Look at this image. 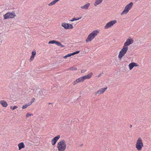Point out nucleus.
Segmentation results:
<instances>
[{"mask_svg": "<svg viewBox=\"0 0 151 151\" xmlns=\"http://www.w3.org/2000/svg\"><path fill=\"white\" fill-rule=\"evenodd\" d=\"M99 31L97 30H95L90 33L88 36L86 40V42H88L92 40L96 36Z\"/></svg>", "mask_w": 151, "mask_h": 151, "instance_id": "nucleus-1", "label": "nucleus"}, {"mask_svg": "<svg viewBox=\"0 0 151 151\" xmlns=\"http://www.w3.org/2000/svg\"><path fill=\"white\" fill-rule=\"evenodd\" d=\"M57 147L58 151H64L66 148V144L64 140H62L58 143Z\"/></svg>", "mask_w": 151, "mask_h": 151, "instance_id": "nucleus-2", "label": "nucleus"}, {"mask_svg": "<svg viewBox=\"0 0 151 151\" xmlns=\"http://www.w3.org/2000/svg\"><path fill=\"white\" fill-rule=\"evenodd\" d=\"M135 146L138 151H140L142 150L144 145L141 138L139 137L137 140Z\"/></svg>", "mask_w": 151, "mask_h": 151, "instance_id": "nucleus-3", "label": "nucleus"}, {"mask_svg": "<svg viewBox=\"0 0 151 151\" xmlns=\"http://www.w3.org/2000/svg\"><path fill=\"white\" fill-rule=\"evenodd\" d=\"M128 49V47H127L123 46L122 48L119 52L118 55V58L119 60H121L122 57L124 56L125 54L126 53Z\"/></svg>", "mask_w": 151, "mask_h": 151, "instance_id": "nucleus-4", "label": "nucleus"}, {"mask_svg": "<svg viewBox=\"0 0 151 151\" xmlns=\"http://www.w3.org/2000/svg\"><path fill=\"white\" fill-rule=\"evenodd\" d=\"M133 5V3L132 2H130L129 4L126 5L123 11L121 13V15L124 14H127L130 9L131 8Z\"/></svg>", "mask_w": 151, "mask_h": 151, "instance_id": "nucleus-5", "label": "nucleus"}, {"mask_svg": "<svg viewBox=\"0 0 151 151\" xmlns=\"http://www.w3.org/2000/svg\"><path fill=\"white\" fill-rule=\"evenodd\" d=\"M16 16L15 12L13 11L12 12H8L4 15V19L13 18Z\"/></svg>", "mask_w": 151, "mask_h": 151, "instance_id": "nucleus-6", "label": "nucleus"}, {"mask_svg": "<svg viewBox=\"0 0 151 151\" xmlns=\"http://www.w3.org/2000/svg\"><path fill=\"white\" fill-rule=\"evenodd\" d=\"M116 22L117 21L116 20H112L106 24L105 26L104 27V29H107L111 27V26L116 23Z\"/></svg>", "mask_w": 151, "mask_h": 151, "instance_id": "nucleus-7", "label": "nucleus"}, {"mask_svg": "<svg viewBox=\"0 0 151 151\" xmlns=\"http://www.w3.org/2000/svg\"><path fill=\"white\" fill-rule=\"evenodd\" d=\"M134 40L132 38H127L126 40V41L124 44V45L125 46L128 47L130 45L133 43Z\"/></svg>", "mask_w": 151, "mask_h": 151, "instance_id": "nucleus-8", "label": "nucleus"}, {"mask_svg": "<svg viewBox=\"0 0 151 151\" xmlns=\"http://www.w3.org/2000/svg\"><path fill=\"white\" fill-rule=\"evenodd\" d=\"M61 25L65 29H72L73 28V26L71 24H68L65 22L62 23Z\"/></svg>", "mask_w": 151, "mask_h": 151, "instance_id": "nucleus-9", "label": "nucleus"}, {"mask_svg": "<svg viewBox=\"0 0 151 151\" xmlns=\"http://www.w3.org/2000/svg\"><path fill=\"white\" fill-rule=\"evenodd\" d=\"M107 88V87H106L104 88H101L100 90H98L96 92H95V95L96 96L97 94H101L104 93Z\"/></svg>", "mask_w": 151, "mask_h": 151, "instance_id": "nucleus-10", "label": "nucleus"}, {"mask_svg": "<svg viewBox=\"0 0 151 151\" xmlns=\"http://www.w3.org/2000/svg\"><path fill=\"white\" fill-rule=\"evenodd\" d=\"M60 135H58L52 139L51 141L52 145H55L56 144L57 140L60 138Z\"/></svg>", "mask_w": 151, "mask_h": 151, "instance_id": "nucleus-11", "label": "nucleus"}, {"mask_svg": "<svg viewBox=\"0 0 151 151\" xmlns=\"http://www.w3.org/2000/svg\"><path fill=\"white\" fill-rule=\"evenodd\" d=\"M92 75L93 73H90L87 75H86L83 77H82L81 78L83 80V81H84V80L86 79H89L92 76Z\"/></svg>", "mask_w": 151, "mask_h": 151, "instance_id": "nucleus-12", "label": "nucleus"}, {"mask_svg": "<svg viewBox=\"0 0 151 151\" xmlns=\"http://www.w3.org/2000/svg\"><path fill=\"white\" fill-rule=\"evenodd\" d=\"M83 82V80L82 78L81 77L78 78V79H77L76 80V81H75L73 82V84L74 85H75L77 83H78Z\"/></svg>", "mask_w": 151, "mask_h": 151, "instance_id": "nucleus-13", "label": "nucleus"}, {"mask_svg": "<svg viewBox=\"0 0 151 151\" xmlns=\"http://www.w3.org/2000/svg\"><path fill=\"white\" fill-rule=\"evenodd\" d=\"M35 93H36L37 96H40L41 95V94L42 93V91L40 88H37L35 91Z\"/></svg>", "mask_w": 151, "mask_h": 151, "instance_id": "nucleus-14", "label": "nucleus"}, {"mask_svg": "<svg viewBox=\"0 0 151 151\" xmlns=\"http://www.w3.org/2000/svg\"><path fill=\"white\" fill-rule=\"evenodd\" d=\"M18 146L19 147V150H20L22 148H24L25 147V145L24 143L23 142H22L19 143L18 145Z\"/></svg>", "mask_w": 151, "mask_h": 151, "instance_id": "nucleus-15", "label": "nucleus"}, {"mask_svg": "<svg viewBox=\"0 0 151 151\" xmlns=\"http://www.w3.org/2000/svg\"><path fill=\"white\" fill-rule=\"evenodd\" d=\"M1 104L4 107H6L8 106V104L7 102L4 100H2L1 102Z\"/></svg>", "mask_w": 151, "mask_h": 151, "instance_id": "nucleus-16", "label": "nucleus"}, {"mask_svg": "<svg viewBox=\"0 0 151 151\" xmlns=\"http://www.w3.org/2000/svg\"><path fill=\"white\" fill-rule=\"evenodd\" d=\"M90 5L89 3H88L83 6H82L81 8L82 9H88V7Z\"/></svg>", "mask_w": 151, "mask_h": 151, "instance_id": "nucleus-17", "label": "nucleus"}, {"mask_svg": "<svg viewBox=\"0 0 151 151\" xmlns=\"http://www.w3.org/2000/svg\"><path fill=\"white\" fill-rule=\"evenodd\" d=\"M129 69L130 70H131L134 67L133 63H130L129 65Z\"/></svg>", "mask_w": 151, "mask_h": 151, "instance_id": "nucleus-18", "label": "nucleus"}, {"mask_svg": "<svg viewBox=\"0 0 151 151\" xmlns=\"http://www.w3.org/2000/svg\"><path fill=\"white\" fill-rule=\"evenodd\" d=\"M56 3V2L55 1V0H54L51 1L50 3L48 4V5L49 6H51L55 4Z\"/></svg>", "mask_w": 151, "mask_h": 151, "instance_id": "nucleus-19", "label": "nucleus"}, {"mask_svg": "<svg viewBox=\"0 0 151 151\" xmlns=\"http://www.w3.org/2000/svg\"><path fill=\"white\" fill-rule=\"evenodd\" d=\"M101 3V2L100 1H99L98 0H96V1H95V2L94 3V5L95 6H96L97 5Z\"/></svg>", "mask_w": 151, "mask_h": 151, "instance_id": "nucleus-20", "label": "nucleus"}, {"mask_svg": "<svg viewBox=\"0 0 151 151\" xmlns=\"http://www.w3.org/2000/svg\"><path fill=\"white\" fill-rule=\"evenodd\" d=\"M81 18V17H80L79 18H72L70 20V21H71V22H73V21H74L78 20L79 19H80Z\"/></svg>", "mask_w": 151, "mask_h": 151, "instance_id": "nucleus-21", "label": "nucleus"}, {"mask_svg": "<svg viewBox=\"0 0 151 151\" xmlns=\"http://www.w3.org/2000/svg\"><path fill=\"white\" fill-rule=\"evenodd\" d=\"M56 42V41L55 40H51L49 41L48 43L49 44H54Z\"/></svg>", "mask_w": 151, "mask_h": 151, "instance_id": "nucleus-22", "label": "nucleus"}, {"mask_svg": "<svg viewBox=\"0 0 151 151\" xmlns=\"http://www.w3.org/2000/svg\"><path fill=\"white\" fill-rule=\"evenodd\" d=\"M36 54L35 51H32V53L31 56L35 57Z\"/></svg>", "mask_w": 151, "mask_h": 151, "instance_id": "nucleus-23", "label": "nucleus"}, {"mask_svg": "<svg viewBox=\"0 0 151 151\" xmlns=\"http://www.w3.org/2000/svg\"><path fill=\"white\" fill-rule=\"evenodd\" d=\"M69 70H77V68L76 67H72L70 68Z\"/></svg>", "mask_w": 151, "mask_h": 151, "instance_id": "nucleus-24", "label": "nucleus"}, {"mask_svg": "<svg viewBox=\"0 0 151 151\" xmlns=\"http://www.w3.org/2000/svg\"><path fill=\"white\" fill-rule=\"evenodd\" d=\"M28 106V105H27V104L24 105L22 107V109H24L27 108Z\"/></svg>", "mask_w": 151, "mask_h": 151, "instance_id": "nucleus-25", "label": "nucleus"}, {"mask_svg": "<svg viewBox=\"0 0 151 151\" xmlns=\"http://www.w3.org/2000/svg\"><path fill=\"white\" fill-rule=\"evenodd\" d=\"M61 43L58 41H56V42H55V44L57 45L58 46H59L60 45V44Z\"/></svg>", "mask_w": 151, "mask_h": 151, "instance_id": "nucleus-26", "label": "nucleus"}, {"mask_svg": "<svg viewBox=\"0 0 151 151\" xmlns=\"http://www.w3.org/2000/svg\"><path fill=\"white\" fill-rule=\"evenodd\" d=\"M33 115L32 114H30L29 113H28L26 114V116L27 117H28L29 116L32 115V116Z\"/></svg>", "mask_w": 151, "mask_h": 151, "instance_id": "nucleus-27", "label": "nucleus"}, {"mask_svg": "<svg viewBox=\"0 0 151 151\" xmlns=\"http://www.w3.org/2000/svg\"><path fill=\"white\" fill-rule=\"evenodd\" d=\"M18 107L17 106H13V107H12V106H11V109H12L13 110H14L16 109H17V108Z\"/></svg>", "mask_w": 151, "mask_h": 151, "instance_id": "nucleus-28", "label": "nucleus"}, {"mask_svg": "<svg viewBox=\"0 0 151 151\" xmlns=\"http://www.w3.org/2000/svg\"><path fill=\"white\" fill-rule=\"evenodd\" d=\"M79 52H80V51H76V52H73V55H75V54H76L79 53Z\"/></svg>", "mask_w": 151, "mask_h": 151, "instance_id": "nucleus-29", "label": "nucleus"}, {"mask_svg": "<svg viewBox=\"0 0 151 151\" xmlns=\"http://www.w3.org/2000/svg\"><path fill=\"white\" fill-rule=\"evenodd\" d=\"M34 57H35L31 56L30 59V61H31L32 60L34 59Z\"/></svg>", "mask_w": 151, "mask_h": 151, "instance_id": "nucleus-30", "label": "nucleus"}, {"mask_svg": "<svg viewBox=\"0 0 151 151\" xmlns=\"http://www.w3.org/2000/svg\"><path fill=\"white\" fill-rule=\"evenodd\" d=\"M35 98L34 97L31 100V102L32 103L35 101Z\"/></svg>", "mask_w": 151, "mask_h": 151, "instance_id": "nucleus-31", "label": "nucleus"}, {"mask_svg": "<svg viewBox=\"0 0 151 151\" xmlns=\"http://www.w3.org/2000/svg\"><path fill=\"white\" fill-rule=\"evenodd\" d=\"M67 55L68 57H70L72 55H73V53H70V54H68Z\"/></svg>", "mask_w": 151, "mask_h": 151, "instance_id": "nucleus-32", "label": "nucleus"}, {"mask_svg": "<svg viewBox=\"0 0 151 151\" xmlns=\"http://www.w3.org/2000/svg\"><path fill=\"white\" fill-rule=\"evenodd\" d=\"M133 64L134 65V66H137L138 65V64L136 63L133 62Z\"/></svg>", "mask_w": 151, "mask_h": 151, "instance_id": "nucleus-33", "label": "nucleus"}, {"mask_svg": "<svg viewBox=\"0 0 151 151\" xmlns=\"http://www.w3.org/2000/svg\"><path fill=\"white\" fill-rule=\"evenodd\" d=\"M32 103H31V102H29L27 104V105H28V106L30 105H31L32 104Z\"/></svg>", "mask_w": 151, "mask_h": 151, "instance_id": "nucleus-34", "label": "nucleus"}, {"mask_svg": "<svg viewBox=\"0 0 151 151\" xmlns=\"http://www.w3.org/2000/svg\"><path fill=\"white\" fill-rule=\"evenodd\" d=\"M60 46L61 47H65V46L63 45L61 43L60 44Z\"/></svg>", "mask_w": 151, "mask_h": 151, "instance_id": "nucleus-35", "label": "nucleus"}, {"mask_svg": "<svg viewBox=\"0 0 151 151\" xmlns=\"http://www.w3.org/2000/svg\"><path fill=\"white\" fill-rule=\"evenodd\" d=\"M68 57L67 55H65V56L63 57V58L65 59H66Z\"/></svg>", "mask_w": 151, "mask_h": 151, "instance_id": "nucleus-36", "label": "nucleus"}, {"mask_svg": "<svg viewBox=\"0 0 151 151\" xmlns=\"http://www.w3.org/2000/svg\"><path fill=\"white\" fill-rule=\"evenodd\" d=\"M60 0H55L56 2L57 3V2H58V1H59Z\"/></svg>", "mask_w": 151, "mask_h": 151, "instance_id": "nucleus-37", "label": "nucleus"}, {"mask_svg": "<svg viewBox=\"0 0 151 151\" xmlns=\"http://www.w3.org/2000/svg\"><path fill=\"white\" fill-rule=\"evenodd\" d=\"M101 76V74H100L99 75H98V77H100V76Z\"/></svg>", "mask_w": 151, "mask_h": 151, "instance_id": "nucleus-38", "label": "nucleus"}, {"mask_svg": "<svg viewBox=\"0 0 151 151\" xmlns=\"http://www.w3.org/2000/svg\"><path fill=\"white\" fill-rule=\"evenodd\" d=\"M83 144H81V145H80V147H81V146H83Z\"/></svg>", "mask_w": 151, "mask_h": 151, "instance_id": "nucleus-39", "label": "nucleus"}, {"mask_svg": "<svg viewBox=\"0 0 151 151\" xmlns=\"http://www.w3.org/2000/svg\"><path fill=\"white\" fill-rule=\"evenodd\" d=\"M130 128H131L132 127V125L130 124Z\"/></svg>", "mask_w": 151, "mask_h": 151, "instance_id": "nucleus-40", "label": "nucleus"}, {"mask_svg": "<svg viewBox=\"0 0 151 151\" xmlns=\"http://www.w3.org/2000/svg\"><path fill=\"white\" fill-rule=\"evenodd\" d=\"M1 101H2V100L0 101V104H1Z\"/></svg>", "mask_w": 151, "mask_h": 151, "instance_id": "nucleus-41", "label": "nucleus"}, {"mask_svg": "<svg viewBox=\"0 0 151 151\" xmlns=\"http://www.w3.org/2000/svg\"><path fill=\"white\" fill-rule=\"evenodd\" d=\"M51 104V103H49V104Z\"/></svg>", "mask_w": 151, "mask_h": 151, "instance_id": "nucleus-42", "label": "nucleus"}]
</instances>
